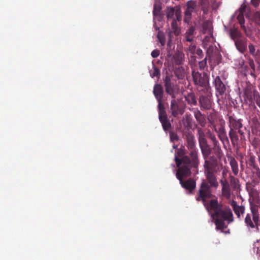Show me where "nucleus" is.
Returning <instances> with one entry per match:
<instances>
[{
    "instance_id": "de8ad7c7",
    "label": "nucleus",
    "mask_w": 260,
    "mask_h": 260,
    "mask_svg": "<svg viewBox=\"0 0 260 260\" xmlns=\"http://www.w3.org/2000/svg\"><path fill=\"white\" fill-rule=\"evenodd\" d=\"M165 86L173 84L170 77L167 76L164 80Z\"/></svg>"
},
{
    "instance_id": "dca6fc26",
    "label": "nucleus",
    "mask_w": 260,
    "mask_h": 260,
    "mask_svg": "<svg viewBox=\"0 0 260 260\" xmlns=\"http://www.w3.org/2000/svg\"><path fill=\"white\" fill-rule=\"evenodd\" d=\"M199 102L201 108L210 109L212 107V101L210 97L202 95L200 97Z\"/></svg>"
},
{
    "instance_id": "6e6552de",
    "label": "nucleus",
    "mask_w": 260,
    "mask_h": 260,
    "mask_svg": "<svg viewBox=\"0 0 260 260\" xmlns=\"http://www.w3.org/2000/svg\"><path fill=\"white\" fill-rule=\"evenodd\" d=\"M222 156L220 157H217L213 153L212 155H209L206 158H204V167L205 171H216L218 167V159H220Z\"/></svg>"
},
{
    "instance_id": "4be33fe9",
    "label": "nucleus",
    "mask_w": 260,
    "mask_h": 260,
    "mask_svg": "<svg viewBox=\"0 0 260 260\" xmlns=\"http://www.w3.org/2000/svg\"><path fill=\"white\" fill-rule=\"evenodd\" d=\"M230 36L231 38L234 41H235L244 37L241 32L240 30H239L237 28H235L230 29Z\"/></svg>"
},
{
    "instance_id": "864d4df0",
    "label": "nucleus",
    "mask_w": 260,
    "mask_h": 260,
    "mask_svg": "<svg viewBox=\"0 0 260 260\" xmlns=\"http://www.w3.org/2000/svg\"><path fill=\"white\" fill-rule=\"evenodd\" d=\"M254 100L256 101L257 105L260 107V96L257 93H256Z\"/></svg>"
},
{
    "instance_id": "423d86ee",
    "label": "nucleus",
    "mask_w": 260,
    "mask_h": 260,
    "mask_svg": "<svg viewBox=\"0 0 260 260\" xmlns=\"http://www.w3.org/2000/svg\"><path fill=\"white\" fill-rule=\"evenodd\" d=\"M193 80L200 90H207L209 86V80L206 74L202 76L201 73L193 71L192 72Z\"/></svg>"
},
{
    "instance_id": "8fccbe9b",
    "label": "nucleus",
    "mask_w": 260,
    "mask_h": 260,
    "mask_svg": "<svg viewBox=\"0 0 260 260\" xmlns=\"http://www.w3.org/2000/svg\"><path fill=\"white\" fill-rule=\"evenodd\" d=\"M159 54H160L159 50H158L157 49H155L152 51L151 55L152 57L156 58L159 56Z\"/></svg>"
},
{
    "instance_id": "37998d69",
    "label": "nucleus",
    "mask_w": 260,
    "mask_h": 260,
    "mask_svg": "<svg viewBox=\"0 0 260 260\" xmlns=\"http://www.w3.org/2000/svg\"><path fill=\"white\" fill-rule=\"evenodd\" d=\"M188 51L192 54H194L196 50L197 49V46L194 44H191L188 47Z\"/></svg>"
},
{
    "instance_id": "bb28decb",
    "label": "nucleus",
    "mask_w": 260,
    "mask_h": 260,
    "mask_svg": "<svg viewBox=\"0 0 260 260\" xmlns=\"http://www.w3.org/2000/svg\"><path fill=\"white\" fill-rule=\"evenodd\" d=\"M246 163L249 168L254 170L258 168V167L256 163L255 157L253 155L249 156V158L246 161Z\"/></svg>"
},
{
    "instance_id": "49530a36",
    "label": "nucleus",
    "mask_w": 260,
    "mask_h": 260,
    "mask_svg": "<svg viewBox=\"0 0 260 260\" xmlns=\"http://www.w3.org/2000/svg\"><path fill=\"white\" fill-rule=\"evenodd\" d=\"M160 8L159 7H157L156 6H154L153 14L154 16H158L159 14L160 11Z\"/></svg>"
},
{
    "instance_id": "f8f14e48",
    "label": "nucleus",
    "mask_w": 260,
    "mask_h": 260,
    "mask_svg": "<svg viewBox=\"0 0 260 260\" xmlns=\"http://www.w3.org/2000/svg\"><path fill=\"white\" fill-rule=\"evenodd\" d=\"M205 172L208 184H210V187L217 188L218 186V183L215 175L216 171H205Z\"/></svg>"
},
{
    "instance_id": "aec40b11",
    "label": "nucleus",
    "mask_w": 260,
    "mask_h": 260,
    "mask_svg": "<svg viewBox=\"0 0 260 260\" xmlns=\"http://www.w3.org/2000/svg\"><path fill=\"white\" fill-rule=\"evenodd\" d=\"M252 215L250 214L249 213H247L246 215V217L244 219V222L246 224V225L249 229H254L256 228L257 230H258V222H255L253 221L252 219Z\"/></svg>"
},
{
    "instance_id": "412c9836",
    "label": "nucleus",
    "mask_w": 260,
    "mask_h": 260,
    "mask_svg": "<svg viewBox=\"0 0 260 260\" xmlns=\"http://www.w3.org/2000/svg\"><path fill=\"white\" fill-rule=\"evenodd\" d=\"M153 94L156 99L158 103L162 102L163 96V90L161 86L159 84H155L153 88Z\"/></svg>"
},
{
    "instance_id": "a19ab883",
    "label": "nucleus",
    "mask_w": 260,
    "mask_h": 260,
    "mask_svg": "<svg viewBox=\"0 0 260 260\" xmlns=\"http://www.w3.org/2000/svg\"><path fill=\"white\" fill-rule=\"evenodd\" d=\"M175 13V9L174 8H169L167 13V17L168 19L173 18Z\"/></svg>"
},
{
    "instance_id": "ea45409f",
    "label": "nucleus",
    "mask_w": 260,
    "mask_h": 260,
    "mask_svg": "<svg viewBox=\"0 0 260 260\" xmlns=\"http://www.w3.org/2000/svg\"><path fill=\"white\" fill-rule=\"evenodd\" d=\"M207 58L208 57H207L206 56V57L203 60L199 62V66L200 70H204L205 68L207 67Z\"/></svg>"
},
{
    "instance_id": "f03ea898",
    "label": "nucleus",
    "mask_w": 260,
    "mask_h": 260,
    "mask_svg": "<svg viewBox=\"0 0 260 260\" xmlns=\"http://www.w3.org/2000/svg\"><path fill=\"white\" fill-rule=\"evenodd\" d=\"M208 212L213 211L212 217L215 219V224L217 230L222 231L227 228L225 221L230 223L234 221V216L232 211L229 207H223L218 203L217 199H212L210 201V207Z\"/></svg>"
},
{
    "instance_id": "20e7f679",
    "label": "nucleus",
    "mask_w": 260,
    "mask_h": 260,
    "mask_svg": "<svg viewBox=\"0 0 260 260\" xmlns=\"http://www.w3.org/2000/svg\"><path fill=\"white\" fill-rule=\"evenodd\" d=\"M212 190L210 186L207 181L204 180L200 186L198 191L196 200L202 201L206 210H208L210 207V202L208 203L207 200L212 197Z\"/></svg>"
},
{
    "instance_id": "09e8293b",
    "label": "nucleus",
    "mask_w": 260,
    "mask_h": 260,
    "mask_svg": "<svg viewBox=\"0 0 260 260\" xmlns=\"http://www.w3.org/2000/svg\"><path fill=\"white\" fill-rule=\"evenodd\" d=\"M195 54L199 56V58H202L204 56L203 52L200 48H197L195 52Z\"/></svg>"
},
{
    "instance_id": "a211bd4d",
    "label": "nucleus",
    "mask_w": 260,
    "mask_h": 260,
    "mask_svg": "<svg viewBox=\"0 0 260 260\" xmlns=\"http://www.w3.org/2000/svg\"><path fill=\"white\" fill-rule=\"evenodd\" d=\"M229 126L230 129L237 130L242 127L243 124L241 119H237L233 116L229 117Z\"/></svg>"
},
{
    "instance_id": "2f4dec72",
    "label": "nucleus",
    "mask_w": 260,
    "mask_h": 260,
    "mask_svg": "<svg viewBox=\"0 0 260 260\" xmlns=\"http://www.w3.org/2000/svg\"><path fill=\"white\" fill-rule=\"evenodd\" d=\"M256 93V92H254L253 93L249 91L245 92L244 96L245 100L248 102L250 104H252Z\"/></svg>"
},
{
    "instance_id": "052dcab7",
    "label": "nucleus",
    "mask_w": 260,
    "mask_h": 260,
    "mask_svg": "<svg viewBox=\"0 0 260 260\" xmlns=\"http://www.w3.org/2000/svg\"><path fill=\"white\" fill-rule=\"evenodd\" d=\"M250 66L251 67V68L252 69H253V70H254V63L253 61L251 62L250 63Z\"/></svg>"
},
{
    "instance_id": "4d7b16f0",
    "label": "nucleus",
    "mask_w": 260,
    "mask_h": 260,
    "mask_svg": "<svg viewBox=\"0 0 260 260\" xmlns=\"http://www.w3.org/2000/svg\"><path fill=\"white\" fill-rule=\"evenodd\" d=\"M254 173H255L256 176L260 180V170H259V168L255 170Z\"/></svg>"
},
{
    "instance_id": "0e129e2a",
    "label": "nucleus",
    "mask_w": 260,
    "mask_h": 260,
    "mask_svg": "<svg viewBox=\"0 0 260 260\" xmlns=\"http://www.w3.org/2000/svg\"><path fill=\"white\" fill-rule=\"evenodd\" d=\"M176 16L177 17V19L178 20L179 19V17H178V13L177 12L176 13Z\"/></svg>"
},
{
    "instance_id": "9d476101",
    "label": "nucleus",
    "mask_w": 260,
    "mask_h": 260,
    "mask_svg": "<svg viewBox=\"0 0 260 260\" xmlns=\"http://www.w3.org/2000/svg\"><path fill=\"white\" fill-rule=\"evenodd\" d=\"M250 11L251 10L250 7L247 6L244 4H242L239 8L238 12L239 14L237 16V19L241 25V27L243 29L245 28V27L244 25L245 23L244 15H245L247 18H249L250 14Z\"/></svg>"
},
{
    "instance_id": "39448f33",
    "label": "nucleus",
    "mask_w": 260,
    "mask_h": 260,
    "mask_svg": "<svg viewBox=\"0 0 260 260\" xmlns=\"http://www.w3.org/2000/svg\"><path fill=\"white\" fill-rule=\"evenodd\" d=\"M197 129L199 146L204 158H206L211 154V148L208 144L204 131L201 127Z\"/></svg>"
},
{
    "instance_id": "13d9d810",
    "label": "nucleus",
    "mask_w": 260,
    "mask_h": 260,
    "mask_svg": "<svg viewBox=\"0 0 260 260\" xmlns=\"http://www.w3.org/2000/svg\"><path fill=\"white\" fill-rule=\"evenodd\" d=\"M168 36L169 37L168 39H172V32L171 31L169 30L168 32Z\"/></svg>"
},
{
    "instance_id": "c9c22d12",
    "label": "nucleus",
    "mask_w": 260,
    "mask_h": 260,
    "mask_svg": "<svg viewBox=\"0 0 260 260\" xmlns=\"http://www.w3.org/2000/svg\"><path fill=\"white\" fill-rule=\"evenodd\" d=\"M157 38L162 46H164L166 44V39L164 33L159 31L157 33Z\"/></svg>"
},
{
    "instance_id": "603ef678",
    "label": "nucleus",
    "mask_w": 260,
    "mask_h": 260,
    "mask_svg": "<svg viewBox=\"0 0 260 260\" xmlns=\"http://www.w3.org/2000/svg\"><path fill=\"white\" fill-rule=\"evenodd\" d=\"M248 48H249L250 53L252 55H254L255 54L254 46L252 44H250V45H249Z\"/></svg>"
},
{
    "instance_id": "79ce46f5",
    "label": "nucleus",
    "mask_w": 260,
    "mask_h": 260,
    "mask_svg": "<svg viewBox=\"0 0 260 260\" xmlns=\"http://www.w3.org/2000/svg\"><path fill=\"white\" fill-rule=\"evenodd\" d=\"M171 26L172 29L174 30V32L175 35H178L179 31L178 30L177 26V22L176 20L175 19H173L172 23H171Z\"/></svg>"
},
{
    "instance_id": "1a4fd4ad",
    "label": "nucleus",
    "mask_w": 260,
    "mask_h": 260,
    "mask_svg": "<svg viewBox=\"0 0 260 260\" xmlns=\"http://www.w3.org/2000/svg\"><path fill=\"white\" fill-rule=\"evenodd\" d=\"M206 134L207 137L211 140L213 144V147L211 148V151H212V153L218 157L222 156V151L219 145V143L217 140L215 134L212 133L210 130L208 131Z\"/></svg>"
},
{
    "instance_id": "f704fd0d",
    "label": "nucleus",
    "mask_w": 260,
    "mask_h": 260,
    "mask_svg": "<svg viewBox=\"0 0 260 260\" xmlns=\"http://www.w3.org/2000/svg\"><path fill=\"white\" fill-rule=\"evenodd\" d=\"M252 20L256 24L260 26V11H256L253 13Z\"/></svg>"
},
{
    "instance_id": "4468645a",
    "label": "nucleus",
    "mask_w": 260,
    "mask_h": 260,
    "mask_svg": "<svg viewBox=\"0 0 260 260\" xmlns=\"http://www.w3.org/2000/svg\"><path fill=\"white\" fill-rule=\"evenodd\" d=\"M214 84L216 91L220 95H222L225 91L226 87L219 76H216L215 77L214 81Z\"/></svg>"
},
{
    "instance_id": "393cba45",
    "label": "nucleus",
    "mask_w": 260,
    "mask_h": 260,
    "mask_svg": "<svg viewBox=\"0 0 260 260\" xmlns=\"http://www.w3.org/2000/svg\"><path fill=\"white\" fill-rule=\"evenodd\" d=\"M158 108L159 120L161 119H162L163 118H168L166 111V108L162 102L158 103Z\"/></svg>"
},
{
    "instance_id": "c756f323",
    "label": "nucleus",
    "mask_w": 260,
    "mask_h": 260,
    "mask_svg": "<svg viewBox=\"0 0 260 260\" xmlns=\"http://www.w3.org/2000/svg\"><path fill=\"white\" fill-rule=\"evenodd\" d=\"M230 164L231 165L232 171L234 175H237L239 172L238 163L235 158L231 157L230 160Z\"/></svg>"
},
{
    "instance_id": "58836bf2",
    "label": "nucleus",
    "mask_w": 260,
    "mask_h": 260,
    "mask_svg": "<svg viewBox=\"0 0 260 260\" xmlns=\"http://www.w3.org/2000/svg\"><path fill=\"white\" fill-rule=\"evenodd\" d=\"M230 183L231 186L235 189L238 187L239 186V180L237 178L233 177H230Z\"/></svg>"
},
{
    "instance_id": "f3484780",
    "label": "nucleus",
    "mask_w": 260,
    "mask_h": 260,
    "mask_svg": "<svg viewBox=\"0 0 260 260\" xmlns=\"http://www.w3.org/2000/svg\"><path fill=\"white\" fill-rule=\"evenodd\" d=\"M231 205L237 218L241 219V215H242L244 213L245 207L243 206L237 205L236 202L235 201H233Z\"/></svg>"
},
{
    "instance_id": "6e6d98bb",
    "label": "nucleus",
    "mask_w": 260,
    "mask_h": 260,
    "mask_svg": "<svg viewBox=\"0 0 260 260\" xmlns=\"http://www.w3.org/2000/svg\"><path fill=\"white\" fill-rule=\"evenodd\" d=\"M173 45L172 39H168L167 42V49H171Z\"/></svg>"
},
{
    "instance_id": "ddd939ff",
    "label": "nucleus",
    "mask_w": 260,
    "mask_h": 260,
    "mask_svg": "<svg viewBox=\"0 0 260 260\" xmlns=\"http://www.w3.org/2000/svg\"><path fill=\"white\" fill-rule=\"evenodd\" d=\"M247 39L245 37H243L238 40L234 41V43L237 49L241 53H244L247 50Z\"/></svg>"
},
{
    "instance_id": "5fc2aeb1",
    "label": "nucleus",
    "mask_w": 260,
    "mask_h": 260,
    "mask_svg": "<svg viewBox=\"0 0 260 260\" xmlns=\"http://www.w3.org/2000/svg\"><path fill=\"white\" fill-rule=\"evenodd\" d=\"M220 183H221V184L222 185V188H224V187H228L229 186V183L228 182L225 180H220Z\"/></svg>"
},
{
    "instance_id": "4c0bfd02",
    "label": "nucleus",
    "mask_w": 260,
    "mask_h": 260,
    "mask_svg": "<svg viewBox=\"0 0 260 260\" xmlns=\"http://www.w3.org/2000/svg\"><path fill=\"white\" fill-rule=\"evenodd\" d=\"M150 74L152 78L158 77L160 75V71L156 67L153 65V70L150 71Z\"/></svg>"
},
{
    "instance_id": "f257e3e1",
    "label": "nucleus",
    "mask_w": 260,
    "mask_h": 260,
    "mask_svg": "<svg viewBox=\"0 0 260 260\" xmlns=\"http://www.w3.org/2000/svg\"><path fill=\"white\" fill-rule=\"evenodd\" d=\"M186 146L189 151L188 155H186L185 150L182 148L175 151L174 160L176 166H179L182 163H190L193 167L200 164L198 151L196 147L195 137L191 133L185 134Z\"/></svg>"
},
{
    "instance_id": "3c124183",
    "label": "nucleus",
    "mask_w": 260,
    "mask_h": 260,
    "mask_svg": "<svg viewBox=\"0 0 260 260\" xmlns=\"http://www.w3.org/2000/svg\"><path fill=\"white\" fill-rule=\"evenodd\" d=\"M250 3L254 7L257 8L259 5L260 0H251Z\"/></svg>"
},
{
    "instance_id": "7ed1b4c3",
    "label": "nucleus",
    "mask_w": 260,
    "mask_h": 260,
    "mask_svg": "<svg viewBox=\"0 0 260 260\" xmlns=\"http://www.w3.org/2000/svg\"><path fill=\"white\" fill-rule=\"evenodd\" d=\"M199 164L193 167L190 163H182L179 166H177L178 170L176 172V177L179 180L182 187L186 190H188L190 193L195 189L196 187V182L192 178H189L187 180L184 181V177H188L191 174L196 175L198 173Z\"/></svg>"
},
{
    "instance_id": "b1692460",
    "label": "nucleus",
    "mask_w": 260,
    "mask_h": 260,
    "mask_svg": "<svg viewBox=\"0 0 260 260\" xmlns=\"http://www.w3.org/2000/svg\"><path fill=\"white\" fill-rule=\"evenodd\" d=\"M194 117L201 126H205L206 122L205 116L200 111L194 112Z\"/></svg>"
},
{
    "instance_id": "e2e57ef3",
    "label": "nucleus",
    "mask_w": 260,
    "mask_h": 260,
    "mask_svg": "<svg viewBox=\"0 0 260 260\" xmlns=\"http://www.w3.org/2000/svg\"><path fill=\"white\" fill-rule=\"evenodd\" d=\"M213 129H214V131H215L216 133H217V131H218V128L216 127V125H214L213 126Z\"/></svg>"
},
{
    "instance_id": "c03bdc74",
    "label": "nucleus",
    "mask_w": 260,
    "mask_h": 260,
    "mask_svg": "<svg viewBox=\"0 0 260 260\" xmlns=\"http://www.w3.org/2000/svg\"><path fill=\"white\" fill-rule=\"evenodd\" d=\"M182 58L180 55L174 56V62L176 64L180 65L182 63Z\"/></svg>"
},
{
    "instance_id": "a878e982",
    "label": "nucleus",
    "mask_w": 260,
    "mask_h": 260,
    "mask_svg": "<svg viewBox=\"0 0 260 260\" xmlns=\"http://www.w3.org/2000/svg\"><path fill=\"white\" fill-rule=\"evenodd\" d=\"M229 136L233 145H235L238 144L239 137L237 135V132L236 130L230 129L229 132Z\"/></svg>"
},
{
    "instance_id": "2eb2a0df",
    "label": "nucleus",
    "mask_w": 260,
    "mask_h": 260,
    "mask_svg": "<svg viewBox=\"0 0 260 260\" xmlns=\"http://www.w3.org/2000/svg\"><path fill=\"white\" fill-rule=\"evenodd\" d=\"M216 133L217 134L218 137L222 142L224 146H225V142H229V139L226 135V131L223 125H220L218 128V131Z\"/></svg>"
},
{
    "instance_id": "e433bc0d",
    "label": "nucleus",
    "mask_w": 260,
    "mask_h": 260,
    "mask_svg": "<svg viewBox=\"0 0 260 260\" xmlns=\"http://www.w3.org/2000/svg\"><path fill=\"white\" fill-rule=\"evenodd\" d=\"M222 193L225 198L230 199L231 196L230 186L222 188Z\"/></svg>"
},
{
    "instance_id": "a18cd8bd",
    "label": "nucleus",
    "mask_w": 260,
    "mask_h": 260,
    "mask_svg": "<svg viewBox=\"0 0 260 260\" xmlns=\"http://www.w3.org/2000/svg\"><path fill=\"white\" fill-rule=\"evenodd\" d=\"M170 139L172 141L178 140V137L177 134L174 132H170Z\"/></svg>"
},
{
    "instance_id": "cd10ccee",
    "label": "nucleus",
    "mask_w": 260,
    "mask_h": 260,
    "mask_svg": "<svg viewBox=\"0 0 260 260\" xmlns=\"http://www.w3.org/2000/svg\"><path fill=\"white\" fill-rule=\"evenodd\" d=\"M174 73L179 79L184 78L185 75V70L182 67H176L174 69Z\"/></svg>"
},
{
    "instance_id": "0eeeda50",
    "label": "nucleus",
    "mask_w": 260,
    "mask_h": 260,
    "mask_svg": "<svg viewBox=\"0 0 260 260\" xmlns=\"http://www.w3.org/2000/svg\"><path fill=\"white\" fill-rule=\"evenodd\" d=\"M206 54L211 66H215L220 63L221 59V55L218 51L214 50L212 46H210L208 48Z\"/></svg>"
},
{
    "instance_id": "9b49d317",
    "label": "nucleus",
    "mask_w": 260,
    "mask_h": 260,
    "mask_svg": "<svg viewBox=\"0 0 260 260\" xmlns=\"http://www.w3.org/2000/svg\"><path fill=\"white\" fill-rule=\"evenodd\" d=\"M183 105L176 101L175 99H172L170 105V111L171 115L174 117H179L184 112Z\"/></svg>"
},
{
    "instance_id": "680f3d73",
    "label": "nucleus",
    "mask_w": 260,
    "mask_h": 260,
    "mask_svg": "<svg viewBox=\"0 0 260 260\" xmlns=\"http://www.w3.org/2000/svg\"><path fill=\"white\" fill-rule=\"evenodd\" d=\"M208 22L204 23V24H203V28L204 29H206V27L208 25Z\"/></svg>"
},
{
    "instance_id": "c85d7f7f",
    "label": "nucleus",
    "mask_w": 260,
    "mask_h": 260,
    "mask_svg": "<svg viewBox=\"0 0 260 260\" xmlns=\"http://www.w3.org/2000/svg\"><path fill=\"white\" fill-rule=\"evenodd\" d=\"M251 213H249L251 215H252V219L253 221L255 222L259 221V214L258 213V208L255 206H251L250 207Z\"/></svg>"
},
{
    "instance_id": "72a5a7b5",
    "label": "nucleus",
    "mask_w": 260,
    "mask_h": 260,
    "mask_svg": "<svg viewBox=\"0 0 260 260\" xmlns=\"http://www.w3.org/2000/svg\"><path fill=\"white\" fill-rule=\"evenodd\" d=\"M166 92L169 94L172 99H175V92L173 84L165 86Z\"/></svg>"
},
{
    "instance_id": "5701e85b",
    "label": "nucleus",
    "mask_w": 260,
    "mask_h": 260,
    "mask_svg": "<svg viewBox=\"0 0 260 260\" xmlns=\"http://www.w3.org/2000/svg\"><path fill=\"white\" fill-rule=\"evenodd\" d=\"M195 32V27L191 26L188 29L185 34V38L186 41L191 42L193 41Z\"/></svg>"
},
{
    "instance_id": "7c9ffc66",
    "label": "nucleus",
    "mask_w": 260,
    "mask_h": 260,
    "mask_svg": "<svg viewBox=\"0 0 260 260\" xmlns=\"http://www.w3.org/2000/svg\"><path fill=\"white\" fill-rule=\"evenodd\" d=\"M162 124V128L165 131H168L171 128V124L168 118L159 119Z\"/></svg>"
},
{
    "instance_id": "6ab92c4d",
    "label": "nucleus",
    "mask_w": 260,
    "mask_h": 260,
    "mask_svg": "<svg viewBox=\"0 0 260 260\" xmlns=\"http://www.w3.org/2000/svg\"><path fill=\"white\" fill-rule=\"evenodd\" d=\"M197 7L196 2L194 1H189L186 4V9L185 12L186 17L190 18L192 13L196 9Z\"/></svg>"
},
{
    "instance_id": "bf43d9fd",
    "label": "nucleus",
    "mask_w": 260,
    "mask_h": 260,
    "mask_svg": "<svg viewBox=\"0 0 260 260\" xmlns=\"http://www.w3.org/2000/svg\"><path fill=\"white\" fill-rule=\"evenodd\" d=\"M237 130H238L237 133H238L241 136H242L243 135V134H244V132H242V131L241 130L240 128V129H238Z\"/></svg>"
},
{
    "instance_id": "473e14b6",
    "label": "nucleus",
    "mask_w": 260,
    "mask_h": 260,
    "mask_svg": "<svg viewBox=\"0 0 260 260\" xmlns=\"http://www.w3.org/2000/svg\"><path fill=\"white\" fill-rule=\"evenodd\" d=\"M185 100L189 104L196 105L197 103L196 96L194 94L192 93H188L185 96Z\"/></svg>"
}]
</instances>
